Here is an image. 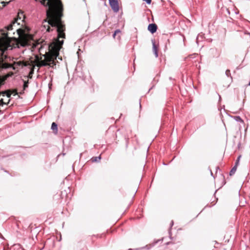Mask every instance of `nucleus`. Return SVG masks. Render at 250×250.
I'll return each mask as SVG.
<instances>
[{
    "label": "nucleus",
    "mask_w": 250,
    "mask_h": 250,
    "mask_svg": "<svg viewBox=\"0 0 250 250\" xmlns=\"http://www.w3.org/2000/svg\"><path fill=\"white\" fill-rule=\"evenodd\" d=\"M43 6L47 7L46 9V19L42 21V30L50 32L54 28L56 29L58 39L55 42L47 46L48 53L44 55V59L41 60L40 65L41 66H49L54 68L56 65L55 60L59 55V51L63 43V40L61 38L65 37L64 31L65 25L62 21V5L60 0H39Z\"/></svg>",
    "instance_id": "f257e3e1"
},
{
    "label": "nucleus",
    "mask_w": 250,
    "mask_h": 250,
    "mask_svg": "<svg viewBox=\"0 0 250 250\" xmlns=\"http://www.w3.org/2000/svg\"><path fill=\"white\" fill-rule=\"evenodd\" d=\"M109 4L111 7L112 10L115 12L117 13L119 10V6L118 1L117 0H108Z\"/></svg>",
    "instance_id": "f03ea898"
},
{
    "label": "nucleus",
    "mask_w": 250,
    "mask_h": 250,
    "mask_svg": "<svg viewBox=\"0 0 250 250\" xmlns=\"http://www.w3.org/2000/svg\"><path fill=\"white\" fill-rule=\"evenodd\" d=\"M148 30L152 34L156 32L157 29V26L155 23L149 24L147 27Z\"/></svg>",
    "instance_id": "7ed1b4c3"
},
{
    "label": "nucleus",
    "mask_w": 250,
    "mask_h": 250,
    "mask_svg": "<svg viewBox=\"0 0 250 250\" xmlns=\"http://www.w3.org/2000/svg\"><path fill=\"white\" fill-rule=\"evenodd\" d=\"M151 42H152V43L153 52L155 57L157 58L158 56V47L155 44V42L154 40H152Z\"/></svg>",
    "instance_id": "20e7f679"
},
{
    "label": "nucleus",
    "mask_w": 250,
    "mask_h": 250,
    "mask_svg": "<svg viewBox=\"0 0 250 250\" xmlns=\"http://www.w3.org/2000/svg\"><path fill=\"white\" fill-rule=\"evenodd\" d=\"M17 22V21H13L11 24L6 26V29L8 31H10L13 29V26L15 25V23Z\"/></svg>",
    "instance_id": "39448f33"
},
{
    "label": "nucleus",
    "mask_w": 250,
    "mask_h": 250,
    "mask_svg": "<svg viewBox=\"0 0 250 250\" xmlns=\"http://www.w3.org/2000/svg\"><path fill=\"white\" fill-rule=\"evenodd\" d=\"M12 49V47L9 45H8L7 47V48H6V50H11ZM0 50V55L1 56H3L5 52L6 51V49H2V50Z\"/></svg>",
    "instance_id": "423d86ee"
},
{
    "label": "nucleus",
    "mask_w": 250,
    "mask_h": 250,
    "mask_svg": "<svg viewBox=\"0 0 250 250\" xmlns=\"http://www.w3.org/2000/svg\"><path fill=\"white\" fill-rule=\"evenodd\" d=\"M234 119L238 122H243V120L241 119V118L239 116H236L233 117Z\"/></svg>",
    "instance_id": "0eeeda50"
},
{
    "label": "nucleus",
    "mask_w": 250,
    "mask_h": 250,
    "mask_svg": "<svg viewBox=\"0 0 250 250\" xmlns=\"http://www.w3.org/2000/svg\"><path fill=\"white\" fill-rule=\"evenodd\" d=\"M51 129H52L53 130H56V131H57V129H58L57 125L55 122H53L52 124Z\"/></svg>",
    "instance_id": "6e6552de"
},
{
    "label": "nucleus",
    "mask_w": 250,
    "mask_h": 250,
    "mask_svg": "<svg viewBox=\"0 0 250 250\" xmlns=\"http://www.w3.org/2000/svg\"><path fill=\"white\" fill-rule=\"evenodd\" d=\"M101 156H99L98 157H92L91 159V160L93 162H99L100 161V160L101 159Z\"/></svg>",
    "instance_id": "1a4fd4ad"
},
{
    "label": "nucleus",
    "mask_w": 250,
    "mask_h": 250,
    "mask_svg": "<svg viewBox=\"0 0 250 250\" xmlns=\"http://www.w3.org/2000/svg\"><path fill=\"white\" fill-rule=\"evenodd\" d=\"M236 169H237V167H234H234H232V168L231 169V170L230 171V172H229V175H230V176L233 175L235 173V172H236Z\"/></svg>",
    "instance_id": "9d476101"
},
{
    "label": "nucleus",
    "mask_w": 250,
    "mask_h": 250,
    "mask_svg": "<svg viewBox=\"0 0 250 250\" xmlns=\"http://www.w3.org/2000/svg\"><path fill=\"white\" fill-rule=\"evenodd\" d=\"M10 2V1L8 2H4V1H1L0 2V4H1V6L0 5V9L3 8L7 4H8Z\"/></svg>",
    "instance_id": "9b49d317"
},
{
    "label": "nucleus",
    "mask_w": 250,
    "mask_h": 250,
    "mask_svg": "<svg viewBox=\"0 0 250 250\" xmlns=\"http://www.w3.org/2000/svg\"><path fill=\"white\" fill-rule=\"evenodd\" d=\"M226 75L228 77H229L230 76V70H229V69H227L226 71Z\"/></svg>",
    "instance_id": "f8f14e48"
},
{
    "label": "nucleus",
    "mask_w": 250,
    "mask_h": 250,
    "mask_svg": "<svg viewBox=\"0 0 250 250\" xmlns=\"http://www.w3.org/2000/svg\"><path fill=\"white\" fill-rule=\"evenodd\" d=\"M239 160H237L235 162L234 167H237V166L239 165Z\"/></svg>",
    "instance_id": "ddd939ff"
},
{
    "label": "nucleus",
    "mask_w": 250,
    "mask_h": 250,
    "mask_svg": "<svg viewBox=\"0 0 250 250\" xmlns=\"http://www.w3.org/2000/svg\"><path fill=\"white\" fill-rule=\"evenodd\" d=\"M115 34H121V31L120 29H117L115 31Z\"/></svg>",
    "instance_id": "4468645a"
},
{
    "label": "nucleus",
    "mask_w": 250,
    "mask_h": 250,
    "mask_svg": "<svg viewBox=\"0 0 250 250\" xmlns=\"http://www.w3.org/2000/svg\"><path fill=\"white\" fill-rule=\"evenodd\" d=\"M144 1H145L146 3L148 4H149L151 2V0H144Z\"/></svg>",
    "instance_id": "2eb2a0df"
},
{
    "label": "nucleus",
    "mask_w": 250,
    "mask_h": 250,
    "mask_svg": "<svg viewBox=\"0 0 250 250\" xmlns=\"http://www.w3.org/2000/svg\"><path fill=\"white\" fill-rule=\"evenodd\" d=\"M212 51H214V50H213ZM214 51H215L217 53V54H216V57H218L219 56L220 54L217 52V51L216 50H214Z\"/></svg>",
    "instance_id": "dca6fc26"
},
{
    "label": "nucleus",
    "mask_w": 250,
    "mask_h": 250,
    "mask_svg": "<svg viewBox=\"0 0 250 250\" xmlns=\"http://www.w3.org/2000/svg\"><path fill=\"white\" fill-rule=\"evenodd\" d=\"M173 224H174L173 221H172L170 223V228H171L172 227V226L173 225Z\"/></svg>",
    "instance_id": "f3484780"
},
{
    "label": "nucleus",
    "mask_w": 250,
    "mask_h": 250,
    "mask_svg": "<svg viewBox=\"0 0 250 250\" xmlns=\"http://www.w3.org/2000/svg\"><path fill=\"white\" fill-rule=\"evenodd\" d=\"M159 241H160V240H158V241H157L156 242H155L154 243H153V244H152V246H154V245H155L156 243H157L158 242H159Z\"/></svg>",
    "instance_id": "a211bd4d"
},
{
    "label": "nucleus",
    "mask_w": 250,
    "mask_h": 250,
    "mask_svg": "<svg viewBox=\"0 0 250 250\" xmlns=\"http://www.w3.org/2000/svg\"><path fill=\"white\" fill-rule=\"evenodd\" d=\"M117 35V34H115V32H114V33L113 35V37L115 38V36Z\"/></svg>",
    "instance_id": "6ab92c4d"
},
{
    "label": "nucleus",
    "mask_w": 250,
    "mask_h": 250,
    "mask_svg": "<svg viewBox=\"0 0 250 250\" xmlns=\"http://www.w3.org/2000/svg\"><path fill=\"white\" fill-rule=\"evenodd\" d=\"M240 157H241V156H238V157L237 158V160H239V161L240 159Z\"/></svg>",
    "instance_id": "aec40b11"
},
{
    "label": "nucleus",
    "mask_w": 250,
    "mask_h": 250,
    "mask_svg": "<svg viewBox=\"0 0 250 250\" xmlns=\"http://www.w3.org/2000/svg\"><path fill=\"white\" fill-rule=\"evenodd\" d=\"M42 49V47L40 48L39 51L41 52Z\"/></svg>",
    "instance_id": "412c9836"
},
{
    "label": "nucleus",
    "mask_w": 250,
    "mask_h": 250,
    "mask_svg": "<svg viewBox=\"0 0 250 250\" xmlns=\"http://www.w3.org/2000/svg\"><path fill=\"white\" fill-rule=\"evenodd\" d=\"M139 104H140V106L141 107V102L140 101L139 102Z\"/></svg>",
    "instance_id": "4be33fe9"
},
{
    "label": "nucleus",
    "mask_w": 250,
    "mask_h": 250,
    "mask_svg": "<svg viewBox=\"0 0 250 250\" xmlns=\"http://www.w3.org/2000/svg\"><path fill=\"white\" fill-rule=\"evenodd\" d=\"M26 86V85H25V84H24V88Z\"/></svg>",
    "instance_id": "5701e85b"
},
{
    "label": "nucleus",
    "mask_w": 250,
    "mask_h": 250,
    "mask_svg": "<svg viewBox=\"0 0 250 250\" xmlns=\"http://www.w3.org/2000/svg\"><path fill=\"white\" fill-rule=\"evenodd\" d=\"M198 37L197 38V42H198Z\"/></svg>",
    "instance_id": "b1692460"
},
{
    "label": "nucleus",
    "mask_w": 250,
    "mask_h": 250,
    "mask_svg": "<svg viewBox=\"0 0 250 250\" xmlns=\"http://www.w3.org/2000/svg\"><path fill=\"white\" fill-rule=\"evenodd\" d=\"M210 172H211V175H212L213 174H212V172L210 171Z\"/></svg>",
    "instance_id": "393cba45"
},
{
    "label": "nucleus",
    "mask_w": 250,
    "mask_h": 250,
    "mask_svg": "<svg viewBox=\"0 0 250 250\" xmlns=\"http://www.w3.org/2000/svg\"><path fill=\"white\" fill-rule=\"evenodd\" d=\"M249 85H250V82L249 83Z\"/></svg>",
    "instance_id": "a878e982"
}]
</instances>
